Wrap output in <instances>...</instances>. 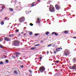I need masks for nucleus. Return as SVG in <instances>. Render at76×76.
I'll list each match as a JSON object with an SVG mask.
<instances>
[{
    "instance_id": "5701e85b",
    "label": "nucleus",
    "mask_w": 76,
    "mask_h": 76,
    "mask_svg": "<svg viewBox=\"0 0 76 76\" xmlns=\"http://www.w3.org/2000/svg\"><path fill=\"white\" fill-rule=\"evenodd\" d=\"M19 29H16L15 30L16 32H19Z\"/></svg>"
},
{
    "instance_id": "dca6fc26",
    "label": "nucleus",
    "mask_w": 76,
    "mask_h": 76,
    "mask_svg": "<svg viewBox=\"0 0 76 76\" xmlns=\"http://www.w3.org/2000/svg\"><path fill=\"white\" fill-rule=\"evenodd\" d=\"M40 45H41L39 44H38L37 45H36L34 47H37V46H39Z\"/></svg>"
},
{
    "instance_id": "5fc2aeb1",
    "label": "nucleus",
    "mask_w": 76,
    "mask_h": 76,
    "mask_svg": "<svg viewBox=\"0 0 76 76\" xmlns=\"http://www.w3.org/2000/svg\"><path fill=\"white\" fill-rule=\"evenodd\" d=\"M38 23H40V21H39V22H38Z\"/></svg>"
},
{
    "instance_id": "13d9d810",
    "label": "nucleus",
    "mask_w": 76,
    "mask_h": 76,
    "mask_svg": "<svg viewBox=\"0 0 76 76\" xmlns=\"http://www.w3.org/2000/svg\"><path fill=\"white\" fill-rule=\"evenodd\" d=\"M21 34H23V32H22L21 33Z\"/></svg>"
},
{
    "instance_id": "1a4fd4ad",
    "label": "nucleus",
    "mask_w": 76,
    "mask_h": 76,
    "mask_svg": "<svg viewBox=\"0 0 76 76\" xmlns=\"http://www.w3.org/2000/svg\"><path fill=\"white\" fill-rule=\"evenodd\" d=\"M18 70H15L14 71V74H15V75H17L18 73Z\"/></svg>"
},
{
    "instance_id": "f704fd0d",
    "label": "nucleus",
    "mask_w": 76,
    "mask_h": 76,
    "mask_svg": "<svg viewBox=\"0 0 76 76\" xmlns=\"http://www.w3.org/2000/svg\"><path fill=\"white\" fill-rule=\"evenodd\" d=\"M44 40H42L41 41V42L43 43V42H44Z\"/></svg>"
},
{
    "instance_id": "49530a36",
    "label": "nucleus",
    "mask_w": 76,
    "mask_h": 76,
    "mask_svg": "<svg viewBox=\"0 0 76 76\" xmlns=\"http://www.w3.org/2000/svg\"><path fill=\"white\" fill-rule=\"evenodd\" d=\"M0 11L1 12L2 11H3V10H2V9L1 10H0Z\"/></svg>"
},
{
    "instance_id": "2eb2a0df",
    "label": "nucleus",
    "mask_w": 76,
    "mask_h": 76,
    "mask_svg": "<svg viewBox=\"0 0 76 76\" xmlns=\"http://www.w3.org/2000/svg\"><path fill=\"white\" fill-rule=\"evenodd\" d=\"M64 34H68V31H64Z\"/></svg>"
},
{
    "instance_id": "39448f33",
    "label": "nucleus",
    "mask_w": 76,
    "mask_h": 76,
    "mask_svg": "<svg viewBox=\"0 0 76 76\" xmlns=\"http://www.w3.org/2000/svg\"><path fill=\"white\" fill-rule=\"evenodd\" d=\"M69 69H72V70H76V65L74 64L72 66H70L69 67Z\"/></svg>"
},
{
    "instance_id": "9b49d317",
    "label": "nucleus",
    "mask_w": 76,
    "mask_h": 76,
    "mask_svg": "<svg viewBox=\"0 0 76 76\" xmlns=\"http://www.w3.org/2000/svg\"><path fill=\"white\" fill-rule=\"evenodd\" d=\"M72 60L74 61V63H76V58H75L72 59Z\"/></svg>"
},
{
    "instance_id": "c85d7f7f",
    "label": "nucleus",
    "mask_w": 76,
    "mask_h": 76,
    "mask_svg": "<svg viewBox=\"0 0 76 76\" xmlns=\"http://www.w3.org/2000/svg\"><path fill=\"white\" fill-rule=\"evenodd\" d=\"M20 67H21V68H23V65H22L21 66H20Z\"/></svg>"
},
{
    "instance_id": "ea45409f",
    "label": "nucleus",
    "mask_w": 76,
    "mask_h": 76,
    "mask_svg": "<svg viewBox=\"0 0 76 76\" xmlns=\"http://www.w3.org/2000/svg\"><path fill=\"white\" fill-rule=\"evenodd\" d=\"M17 63H20V61H17Z\"/></svg>"
},
{
    "instance_id": "6e6552de",
    "label": "nucleus",
    "mask_w": 76,
    "mask_h": 76,
    "mask_svg": "<svg viewBox=\"0 0 76 76\" xmlns=\"http://www.w3.org/2000/svg\"><path fill=\"white\" fill-rule=\"evenodd\" d=\"M4 39L5 40V41H10V38H8L7 37H6L4 38Z\"/></svg>"
},
{
    "instance_id": "09e8293b",
    "label": "nucleus",
    "mask_w": 76,
    "mask_h": 76,
    "mask_svg": "<svg viewBox=\"0 0 76 76\" xmlns=\"http://www.w3.org/2000/svg\"><path fill=\"white\" fill-rule=\"evenodd\" d=\"M2 9H4V8L3 7H2Z\"/></svg>"
},
{
    "instance_id": "e433bc0d",
    "label": "nucleus",
    "mask_w": 76,
    "mask_h": 76,
    "mask_svg": "<svg viewBox=\"0 0 76 76\" xmlns=\"http://www.w3.org/2000/svg\"><path fill=\"white\" fill-rule=\"evenodd\" d=\"M5 20H7V17H6L5 18Z\"/></svg>"
},
{
    "instance_id": "bb28decb",
    "label": "nucleus",
    "mask_w": 76,
    "mask_h": 76,
    "mask_svg": "<svg viewBox=\"0 0 76 76\" xmlns=\"http://www.w3.org/2000/svg\"><path fill=\"white\" fill-rule=\"evenodd\" d=\"M0 47L1 48H3V46H2L0 44Z\"/></svg>"
},
{
    "instance_id": "72a5a7b5",
    "label": "nucleus",
    "mask_w": 76,
    "mask_h": 76,
    "mask_svg": "<svg viewBox=\"0 0 76 76\" xmlns=\"http://www.w3.org/2000/svg\"><path fill=\"white\" fill-rule=\"evenodd\" d=\"M39 34H35V36H37V35H38Z\"/></svg>"
},
{
    "instance_id": "473e14b6",
    "label": "nucleus",
    "mask_w": 76,
    "mask_h": 76,
    "mask_svg": "<svg viewBox=\"0 0 76 76\" xmlns=\"http://www.w3.org/2000/svg\"><path fill=\"white\" fill-rule=\"evenodd\" d=\"M58 62H59V61H56V63H58Z\"/></svg>"
},
{
    "instance_id": "603ef678",
    "label": "nucleus",
    "mask_w": 76,
    "mask_h": 76,
    "mask_svg": "<svg viewBox=\"0 0 76 76\" xmlns=\"http://www.w3.org/2000/svg\"><path fill=\"white\" fill-rule=\"evenodd\" d=\"M34 3H35V2H33V3H32V4H34Z\"/></svg>"
},
{
    "instance_id": "c03bdc74",
    "label": "nucleus",
    "mask_w": 76,
    "mask_h": 76,
    "mask_svg": "<svg viewBox=\"0 0 76 76\" xmlns=\"http://www.w3.org/2000/svg\"><path fill=\"white\" fill-rule=\"evenodd\" d=\"M19 55H16V57H19Z\"/></svg>"
},
{
    "instance_id": "4be33fe9",
    "label": "nucleus",
    "mask_w": 76,
    "mask_h": 76,
    "mask_svg": "<svg viewBox=\"0 0 76 76\" xmlns=\"http://www.w3.org/2000/svg\"><path fill=\"white\" fill-rule=\"evenodd\" d=\"M55 35H56V36H57V35H58V34H57V33H56V32L55 33Z\"/></svg>"
},
{
    "instance_id": "3c124183",
    "label": "nucleus",
    "mask_w": 76,
    "mask_h": 76,
    "mask_svg": "<svg viewBox=\"0 0 76 76\" xmlns=\"http://www.w3.org/2000/svg\"><path fill=\"white\" fill-rule=\"evenodd\" d=\"M21 34H18V36H20V35H21Z\"/></svg>"
},
{
    "instance_id": "0e129e2a",
    "label": "nucleus",
    "mask_w": 76,
    "mask_h": 76,
    "mask_svg": "<svg viewBox=\"0 0 76 76\" xmlns=\"http://www.w3.org/2000/svg\"><path fill=\"white\" fill-rule=\"evenodd\" d=\"M71 15V14H69V15Z\"/></svg>"
},
{
    "instance_id": "f3484780",
    "label": "nucleus",
    "mask_w": 76,
    "mask_h": 76,
    "mask_svg": "<svg viewBox=\"0 0 76 76\" xmlns=\"http://www.w3.org/2000/svg\"><path fill=\"white\" fill-rule=\"evenodd\" d=\"M34 6H36V4H32L31 5V7H33Z\"/></svg>"
},
{
    "instance_id": "f8f14e48",
    "label": "nucleus",
    "mask_w": 76,
    "mask_h": 76,
    "mask_svg": "<svg viewBox=\"0 0 76 76\" xmlns=\"http://www.w3.org/2000/svg\"><path fill=\"white\" fill-rule=\"evenodd\" d=\"M36 47H33L31 48L30 50H34L36 49Z\"/></svg>"
},
{
    "instance_id": "412c9836",
    "label": "nucleus",
    "mask_w": 76,
    "mask_h": 76,
    "mask_svg": "<svg viewBox=\"0 0 76 76\" xmlns=\"http://www.w3.org/2000/svg\"><path fill=\"white\" fill-rule=\"evenodd\" d=\"M29 34L30 35H32V32H30L29 33Z\"/></svg>"
},
{
    "instance_id": "7c9ffc66",
    "label": "nucleus",
    "mask_w": 76,
    "mask_h": 76,
    "mask_svg": "<svg viewBox=\"0 0 76 76\" xmlns=\"http://www.w3.org/2000/svg\"><path fill=\"white\" fill-rule=\"evenodd\" d=\"M12 58H15V56H13V55L12 56Z\"/></svg>"
},
{
    "instance_id": "b1692460",
    "label": "nucleus",
    "mask_w": 76,
    "mask_h": 76,
    "mask_svg": "<svg viewBox=\"0 0 76 76\" xmlns=\"http://www.w3.org/2000/svg\"><path fill=\"white\" fill-rule=\"evenodd\" d=\"M55 32H53L51 34L52 35H55Z\"/></svg>"
},
{
    "instance_id": "20e7f679",
    "label": "nucleus",
    "mask_w": 76,
    "mask_h": 76,
    "mask_svg": "<svg viewBox=\"0 0 76 76\" xmlns=\"http://www.w3.org/2000/svg\"><path fill=\"white\" fill-rule=\"evenodd\" d=\"M39 71L41 72V73L45 71V67L44 66H41L39 68Z\"/></svg>"
},
{
    "instance_id": "ddd939ff",
    "label": "nucleus",
    "mask_w": 76,
    "mask_h": 76,
    "mask_svg": "<svg viewBox=\"0 0 76 76\" xmlns=\"http://www.w3.org/2000/svg\"><path fill=\"white\" fill-rule=\"evenodd\" d=\"M9 9L10 10V11L11 12H13V9L12 8H9Z\"/></svg>"
},
{
    "instance_id": "4c0bfd02",
    "label": "nucleus",
    "mask_w": 76,
    "mask_h": 76,
    "mask_svg": "<svg viewBox=\"0 0 76 76\" xmlns=\"http://www.w3.org/2000/svg\"><path fill=\"white\" fill-rule=\"evenodd\" d=\"M11 35V37H14V34H12Z\"/></svg>"
},
{
    "instance_id": "69168bd1",
    "label": "nucleus",
    "mask_w": 76,
    "mask_h": 76,
    "mask_svg": "<svg viewBox=\"0 0 76 76\" xmlns=\"http://www.w3.org/2000/svg\"><path fill=\"white\" fill-rule=\"evenodd\" d=\"M2 5L3 6H4V5H3V4H2Z\"/></svg>"
},
{
    "instance_id": "de8ad7c7",
    "label": "nucleus",
    "mask_w": 76,
    "mask_h": 76,
    "mask_svg": "<svg viewBox=\"0 0 76 76\" xmlns=\"http://www.w3.org/2000/svg\"><path fill=\"white\" fill-rule=\"evenodd\" d=\"M9 37H12V36L10 35H9Z\"/></svg>"
},
{
    "instance_id": "864d4df0",
    "label": "nucleus",
    "mask_w": 76,
    "mask_h": 76,
    "mask_svg": "<svg viewBox=\"0 0 76 76\" xmlns=\"http://www.w3.org/2000/svg\"><path fill=\"white\" fill-rule=\"evenodd\" d=\"M24 36H25V35H26V34H24Z\"/></svg>"
},
{
    "instance_id": "a18cd8bd",
    "label": "nucleus",
    "mask_w": 76,
    "mask_h": 76,
    "mask_svg": "<svg viewBox=\"0 0 76 76\" xmlns=\"http://www.w3.org/2000/svg\"><path fill=\"white\" fill-rule=\"evenodd\" d=\"M1 41H2V39H0V42H1Z\"/></svg>"
},
{
    "instance_id": "bf43d9fd",
    "label": "nucleus",
    "mask_w": 76,
    "mask_h": 76,
    "mask_svg": "<svg viewBox=\"0 0 76 76\" xmlns=\"http://www.w3.org/2000/svg\"><path fill=\"white\" fill-rule=\"evenodd\" d=\"M36 23H38V22H37V21Z\"/></svg>"
},
{
    "instance_id": "680f3d73",
    "label": "nucleus",
    "mask_w": 76,
    "mask_h": 76,
    "mask_svg": "<svg viewBox=\"0 0 76 76\" xmlns=\"http://www.w3.org/2000/svg\"><path fill=\"white\" fill-rule=\"evenodd\" d=\"M17 9H18V7H17Z\"/></svg>"
},
{
    "instance_id": "79ce46f5",
    "label": "nucleus",
    "mask_w": 76,
    "mask_h": 76,
    "mask_svg": "<svg viewBox=\"0 0 76 76\" xmlns=\"http://www.w3.org/2000/svg\"><path fill=\"white\" fill-rule=\"evenodd\" d=\"M47 54H48V53H49V52L48 51L47 52Z\"/></svg>"
},
{
    "instance_id": "393cba45",
    "label": "nucleus",
    "mask_w": 76,
    "mask_h": 76,
    "mask_svg": "<svg viewBox=\"0 0 76 76\" xmlns=\"http://www.w3.org/2000/svg\"><path fill=\"white\" fill-rule=\"evenodd\" d=\"M52 45V44H49L48 46V47H50Z\"/></svg>"
},
{
    "instance_id": "6e6d98bb",
    "label": "nucleus",
    "mask_w": 76,
    "mask_h": 76,
    "mask_svg": "<svg viewBox=\"0 0 76 76\" xmlns=\"http://www.w3.org/2000/svg\"><path fill=\"white\" fill-rule=\"evenodd\" d=\"M39 0H38L37 1H39Z\"/></svg>"
},
{
    "instance_id": "e2e57ef3",
    "label": "nucleus",
    "mask_w": 76,
    "mask_h": 76,
    "mask_svg": "<svg viewBox=\"0 0 76 76\" xmlns=\"http://www.w3.org/2000/svg\"><path fill=\"white\" fill-rule=\"evenodd\" d=\"M28 62L29 63H30V62L28 61Z\"/></svg>"
},
{
    "instance_id": "58836bf2",
    "label": "nucleus",
    "mask_w": 76,
    "mask_h": 76,
    "mask_svg": "<svg viewBox=\"0 0 76 76\" xmlns=\"http://www.w3.org/2000/svg\"><path fill=\"white\" fill-rule=\"evenodd\" d=\"M73 38H74V39H76V37H73Z\"/></svg>"
},
{
    "instance_id": "338daca9",
    "label": "nucleus",
    "mask_w": 76,
    "mask_h": 76,
    "mask_svg": "<svg viewBox=\"0 0 76 76\" xmlns=\"http://www.w3.org/2000/svg\"><path fill=\"white\" fill-rule=\"evenodd\" d=\"M57 51H59V50H57Z\"/></svg>"
},
{
    "instance_id": "6ab92c4d",
    "label": "nucleus",
    "mask_w": 76,
    "mask_h": 76,
    "mask_svg": "<svg viewBox=\"0 0 76 76\" xmlns=\"http://www.w3.org/2000/svg\"><path fill=\"white\" fill-rule=\"evenodd\" d=\"M0 64H1V65H2L3 64V62L2 61H1L0 62Z\"/></svg>"
},
{
    "instance_id": "9d476101",
    "label": "nucleus",
    "mask_w": 76,
    "mask_h": 76,
    "mask_svg": "<svg viewBox=\"0 0 76 76\" xmlns=\"http://www.w3.org/2000/svg\"><path fill=\"white\" fill-rule=\"evenodd\" d=\"M62 49V48H56V51H57V52H58V51H59L60 50H60V49Z\"/></svg>"
},
{
    "instance_id": "f03ea898",
    "label": "nucleus",
    "mask_w": 76,
    "mask_h": 76,
    "mask_svg": "<svg viewBox=\"0 0 76 76\" xmlns=\"http://www.w3.org/2000/svg\"><path fill=\"white\" fill-rule=\"evenodd\" d=\"M49 10L51 12H55V8L53 5H50Z\"/></svg>"
},
{
    "instance_id": "423d86ee",
    "label": "nucleus",
    "mask_w": 76,
    "mask_h": 76,
    "mask_svg": "<svg viewBox=\"0 0 76 76\" xmlns=\"http://www.w3.org/2000/svg\"><path fill=\"white\" fill-rule=\"evenodd\" d=\"M55 8L57 10H59L61 9V7L60 5H58V4H56L55 5Z\"/></svg>"
},
{
    "instance_id": "c9c22d12",
    "label": "nucleus",
    "mask_w": 76,
    "mask_h": 76,
    "mask_svg": "<svg viewBox=\"0 0 76 76\" xmlns=\"http://www.w3.org/2000/svg\"><path fill=\"white\" fill-rule=\"evenodd\" d=\"M54 54H56V51H54L53 52Z\"/></svg>"
},
{
    "instance_id": "052dcab7",
    "label": "nucleus",
    "mask_w": 76,
    "mask_h": 76,
    "mask_svg": "<svg viewBox=\"0 0 76 76\" xmlns=\"http://www.w3.org/2000/svg\"><path fill=\"white\" fill-rule=\"evenodd\" d=\"M15 2H17V1H15L14 2V3H15Z\"/></svg>"
},
{
    "instance_id": "774afa93",
    "label": "nucleus",
    "mask_w": 76,
    "mask_h": 76,
    "mask_svg": "<svg viewBox=\"0 0 76 76\" xmlns=\"http://www.w3.org/2000/svg\"><path fill=\"white\" fill-rule=\"evenodd\" d=\"M18 70V69H17Z\"/></svg>"
},
{
    "instance_id": "2f4dec72",
    "label": "nucleus",
    "mask_w": 76,
    "mask_h": 76,
    "mask_svg": "<svg viewBox=\"0 0 76 76\" xmlns=\"http://www.w3.org/2000/svg\"><path fill=\"white\" fill-rule=\"evenodd\" d=\"M6 63H8L9 62V61L7 60H6Z\"/></svg>"
},
{
    "instance_id": "c756f323",
    "label": "nucleus",
    "mask_w": 76,
    "mask_h": 76,
    "mask_svg": "<svg viewBox=\"0 0 76 76\" xmlns=\"http://www.w3.org/2000/svg\"><path fill=\"white\" fill-rule=\"evenodd\" d=\"M25 29H26V28L25 27L23 28L24 30V31H26V30Z\"/></svg>"
},
{
    "instance_id": "f257e3e1",
    "label": "nucleus",
    "mask_w": 76,
    "mask_h": 76,
    "mask_svg": "<svg viewBox=\"0 0 76 76\" xmlns=\"http://www.w3.org/2000/svg\"><path fill=\"white\" fill-rule=\"evenodd\" d=\"M20 42L18 40H15L12 42V45L14 46H18L19 45Z\"/></svg>"
},
{
    "instance_id": "37998d69",
    "label": "nucleus",
    "mask_w": 76,
    "mask_h": 76,
    "mask_svg": "<svg viewBox=\"0 0 76 76\" xmlns=\"http://www.w3.org/2000/svg\"><path fill=\"white\" fill-rule=\"evenodd\" d=\"M42 57H40L39 58V59H42Z\"/></svg>"
},
{
    "instance_id": "4468645a",
    "label": "nucleus",
    "mask_w": 76,
    "mask_h": 76,
    "mask_svg": "<svg viewBox=\"0 0 76 76\" xmlns=\"http://www.w3.org/2000/svg\"><path fill=\"white\" fill-rule=\"evenodd\" d=\"M15 54L16 55H19L20 54H21V53H19V52H17L15 53Z\"/></svg>"
},
{
    "instance_id": "cd10ccee",
    "label": "nucleus",
    "mask_w": 76,
    "mask_h": 76,
    "mask_svg": "<svg viewBox=\"0 0 76 76\" xmlns=\"http://www.w3.org/2000/svg\"><path fill=\"white\" fill-rule=\"evenodd\" d=\"M33 24L32 23H30V25L31 26H33Z\"/></svg>"
},
{
    "instance_id": "a211bd4d",
    "label": "nucleus",
    "mask_w": 76,
    "mask_h": 76,
    "mask_svg": "<svg viewBox=\"0 0 76 76\" xmlns=\"http://www.w3.org/2000/svg\"><path fill=\"white\" fill-rule=\"evenodd\" d=\"M1 24L2 25H4V22L1 21Z\"/></svg>"
},
{
    "instance_id": "4d7b16f0",
    "label": "nucleus",
    "mask_w": 76,
    "mask_h": 76,
    "mask_svg": "<svg viewBox=\"0 0 76 76\" xmlns=\"http://www.w3.org/2000/svg\"><path fill=\"white\" fill-rule=\"evenodd\" d=\"M29 76H32V75H30Z\"/></svg>"
},
{
    "instance_id": "8fccbe9b",
    "label": "nucleus",
    "mask_w": 76,
    "mask_h": 76,
    "mask_svg": "<svg viewBox=\"0 0 76 76\" xmlns=\"http://www.w3.org/2000/svg\"><path fill=\"white\" fill-rule=\"evenodd\" d=\"M53 45V47H55V45Z\"/></svg>"
},
{
    "instance_id": "7ed1b4c3",
    "label": "nucleus",
    "mask_w": 76,
    "mask_h": 76,
    "mask_svg": "<svg viewBox=\"0 0 76 76\" xmlns=\"http://www.w3.org/2000/svg\"><path fill=\"white\" fill-rule=\"evenodd\" d=\"M70 54V52H69V50H66L64 51V55L63 56H69Z\"/></svg>"
},
{
    "instance_id": "0eeeda50",
    "label": "nucleus",
    "mask_w": 76,
    "mask_h": 76,
    "mask_svg": "<svg viewBox=\"0 0 76 76\" xmlns=\"http://www.w3.org/2000/svg\"><path fill=\"white\" fill-rule=\"evenodd\" d=\"M25 21V17H22L19 19V21L20 23H22Z\"/></svg>"
},
{
    "instance_id": "a878e982",
    "label": "nucleus",
    "mask_w": 76,
    "mask_h": 76,
    "mask_svg": "<svg viewBox=\"0 0 76 76\" xmlns=\"http://www.w3.org/2000/svg\"><path fill=\"white\" fill-rule=\"evenodd\" d=\"M29 72L30 73H32V71L31 70H29Z\"/></svg>"
},
{
    "instance_id": "a19ab883",
    "label": "nucleus",
    "mask_w": 76,
    "mask_h": 76,
    "mask_svg": "<svg viewBox=\"0 0 76 76\" xmlns=\"http://www.w3.org/2000/svg\"><path fill=\"white\" fill-rule=\"evenodd\" d=\"M39 19H40L39 18H37V20H38V21H39Z\"/></svg>"
},
{
    "instance_id": "aec40b11",
    "label": "nucleus",
    "mask_w": 76,
    "mask_h": 76,
    "mask_svg": "<svg viewBox=\"0 0 76 76\" xmlns=\"http://www.w3.org/2000/svg\"><path fill=\"white\" fill-rule=\"evenodd\" d=\"M45 34L46 35H48V34H49V32H46L45 33Z\"/></svg>"
}]
</instances>
